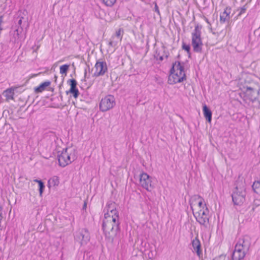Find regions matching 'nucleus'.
<instances>
[{
    "instance_id": "obj_13",
    "label": "nucleus",
    "mask_w": 260,
    "mask_h": 260,
    "mask_svg": "<svg viewBox=\"0 0 260 260\" xmlns=\"http://www.w3.org/2000/svg\"><path fill=\"white\" fill-rule=\"evenodd\" d=\"M245 89V93L248 97V99L252 102H255V96L256 95L257 89L254 86H248L246 85L243 86Z\"/></svg>"
},
{
    "instance_id": "obj_26",
    "label": "nucleus",
    "mask_w": 260,
    "mask_h": 260,
    "mask_svg": "<svg viewBox=\"0 0 260 260\" xmlns=\"http://www.w3.org/2000/svg\"><path fill=\"white\" fill-rule=\"evenodd\" d=\"M182 48L183 50L186 51L188 54V57H190V46L189 44H186V43L183 42Z\"/></svg>"
},
{
    "instance_id": "obj_33",
    "label": "nucleus",
    "mask_w": 260,
    "mask_h": 260,
    "mask_svg": "<svg viewBox=\"0 0 260 260\" xmlns=\"http://www.w3.org/2000/svg\"><path fill=\"white\" fill-rule=\"evenodd\" d=\"M213 260H230V258L229 257L226 256V255L221 254L213 258Z\"/></svg>"
},
{
    "instance_id": "obj_7",
    "label": "nucleus",
    "mask_w": 260,
    "mask_h": 260,
    "mask_svg": "<svg viewBox=\"0 0 260 260\" xmlns=\"http://www.w3.org/2000/svg\"><path fill=\"white\" fill-rule=\"evenodd\" d=\"M196 220L206 228H207V224L209 221V210L207 207L204 209L203 207L202 209H200L196 213H193Z\"/></svg>"
},
{
    "instance_id": "obj_9",
    "label": "nucleus",
    "mask_w": 260,
    "mask_h": 260,
    "mask_svg": "<svg viewBox=\"0 0 260 260\" xmlns=\"http://www.w3.org/2000/svg\"><path fill=\"white\" fill-rule=\"evenodd\" d=\"M74 237L75 241L81 245L86 244L90 238V234L87 229H82L76 232Z\"/></svg>"
},
{
    "instance_id": "obj_24",
    "label": "nucleus",
    "mask_w": 260,
    "mask_h": 260,
    "mask_svg": "<svg viewBox=\"0 0 260 260\" xmlns=\"http://www.w3.org/2000/svg\"><path fill=\"white\" fill-rule=\"evenodd\" d=\"M252 189L254 192L260 194V181H255L252 186Z\"/></svg>"
},
{
    "instance_id": "obj_29",
    "label": "nucleus",
    "mask_w": 260,
    "mask_h": 260,
    "mask_svg": "<svg viewBox=\"0 0 260 260\" xmlns=\"http://www.w3.org/2000/svg\"><path fill=\"white\" fill-rule=\"evenodd\" d=\"M247 9V4H245V5H244L243 7L238 9L237 11H239L240 10V12L239 13V14H238L237 16V19L240 17L242 14H243V13H245L246 10Z\"/></svg>"
},
{
    "instance_id": "obj_40",
    "label": "nucleus",
    "mask_w": 260,
    "mask_h": 260,
    "mask_svg": "<svg viewBox=\"0 0 260 260\" xmlns=\"http://www.w3.org/2000/svg\"><path fill=\"white\" fill-rule=\"evenodd\" d=\"M160 55V54L159 53V52H158L157 50H156L155 51V54L154 55V57L155 58H156L157 59H158V58L159 57V56Z\"/></svg>"
},
{
    "instance_id": "obj_10",
    "label": "nucleus",
    "mask_w": 260,
    "mask_h": 260,
    "mask_svg": "<svg viewBox=\"0 0 260 260\" xmlns=\"http://www.w3.org/2000/svg\"><path fill=\"white\" fill-rule=\"evenodd\" d=\"M152 178L146 173L143 172L140 175V182L141 186L148 191H151L154 187L152 183Z\"/></svg>"
},
{
    "instance_id": "obj_11",
    "label": "nucleus",
    "mask_w": 260,
    "mask_h": 260,
    "mask_svg": "<svg viewBox=\"0 0 260 260\" xmlns=\"http://www.w3.org/2000/svg\"><path fill=\"white\" fill-rule=\"evenodd\" d=\"M67 83L70 86V88L69 90L66 91V94H71L75 98L77 99L79 95V91L77 87L78 84L77 81L74 79H69Z\"/></svg>"
},
{
    "instance_id": "obj_52",
    "label": "nucleus",
    "mask_w": 260,
    "mask_h": 260,
    "mask_svg": "<svg viewBox=\"0 0 260 260\" xmlns=\"http://www.w3.org/2000/svg\"><path fill=\"white\" fill-rule=\"evenodd\" d=\"M178 58H180V55L179 54L177 57Z\"/></svg>"
},
{
    "instance_id": "obj_34",
    "label": "nucleus",
    "mask_w": 260,
    "mask_h": 260,
    "mask_svg": "<svg viewBox=\"0 0 260 260\" xmlns=\"http://www.w3.org/2000/svg\"><path fill=\"white\" fill-rule=\"evenodd\" d=\"M231 12V8L230 7H226L225 9H224V12L222 13V14L224 15L226 17H228L230 18V14Z\"/></svg>"
},
{
    "instance_id": "obj_51",
    "label": "nucleus",
    "mask_w": 260,
    "mask_h": 260,
    "mask_svg": "<svg viewBox=\"0 0 260 260\" xmlns=\"http://www.w3.org/2000/svg\"><path fill=\"white\" fill-rule=\"evenodd\" d=\"M206 21L208 23L210 24V23H209V20H208V19H207V18L206 19Z\"/></svg>"
},
{
    "instance_id": "obj_6",
    "label": "nucleus",
    "mask_w": 260,
    "mask_h": 260,
    "mask_svg": "<svg viewBox=\"0 0 260 260\" xmlns=\"http://www.w3.org/2000/svg\"><path fill=\"white\" fill-rule=\"evenodd\" d=\"M69 150L67 148H63L61 153L57 155L58 165L61 167H65L76 159L75 150H74L73 154L71 152H69Z\"/></svg>"
},
{
    "instance_id": "obj_17",
    "label": "nucleus",
    "mask_w": 260,
    "mask_h": 260,
    "mask_svg": "<svg viewBox=\"0 0 260 260\" xmlns=\"http://www.w3.org/2000/svg\"><path fill=\"white\" fill-rule=\"evenodd\" d=\"M26 14L27 12L25 10H20L18 11L14 18L15 22H17V25L16 26L22 27L21 24L22 23V20L26 16Z\"/></svg>"
},
{
    "instance_id": "obj_27",
    "label": "nucleus",
    "mask_w": 260,
    "mask_h": 260,
    "mask_svg": "<svg viewBox=\"0 0 260 260\" xmlns=\"http://www.w3.org/2000/svg\"><path fill=\"white\" fill-rule=\"evenodd\" d=\"M201 198H202V197H201L200 195H198V194L193 195V196H192L191 197L190 200L189 201V203H190V205L192 211H193V208L192 207V203H191V202H196L198 200H200Z\"/></svg>"
},
{
    "instance_id": "obj_8",
    "label": "nucleus",
    "mask_w": 260,
    "mask_h": 260,
    "mask_svg": "<svg viewBox=\"0 0 260 260\" xmlns=\"http://www.w3.org/2000/svg\"><path fill=\"white\" fill-rule=\"evenodd\" d=\"M115 105V100L113 95H108L102 99L100 103V110L102 112L107 111Z\"/></svg>"
},
{
    "instance_id": "obj_21",
    "label": "nucleus",
    "mask_w": 260,
    "mask_h": 260,
    "mask_svg": "<svg viewBox=\"0 0 260 260\" xmlns=\"http://www.w3.org/2000/svg\"><path fill=\"white\" fill-rule=\"evenodd\" d=\"M106 208L107 210L110 212L111 214H117V212H118L116 209V205L114 202L111 201L108 202Z\"/></svg>"
},
{
    "instance_id": "obj_15",
    "label": "nucleus",
    "mask_w": 260,
    "mask_h": 260,
    "mask_svg": "<svg viewBox=\"0 0 260 260\" xmlns=\"http://www.w3.org/2000/svg\"><path fill=\"white\" fill-rule=\"evenodd\" d=\"M191 244L194 251L197 253V255L198 256V257L201 258L203 255V253L201 249V242L198 237H196L194 239L192 240Z\"/></svg>"
},
{
    "instance_id": "obj_38",
    "label": "nucleus",
    "mask_w": 260,
    "mask_h": 260,
    "mask_svg": "<svg viewBox=\"0 0 260 260\" xmlns=\"http://www.w3.org/2000/svg\"><path fill=\"white\" fill-rule=\"evenodd\" d=\"M87 69L88 70L89 73H90L91 70H90L89 65H87L86 68H85L84 70V77L85 78H86L87 76Z\"/></svg>"
},
{
    "instance_id": "obj_3",
    "label": "nucleus",
    "mask_w": 260,
    "mask_h": 260,
    "mask_svg": "<svg viewBox=\"0 0 260 260\" xmlns=\"http://www.w3.org/2000/svg\"><path fill=\"white\" fill-rule=\"evenodd\" d=\"M236 187L232 194V201L235 205L240 206L246 200V183L242 179L239 178L235 183Z\"/></svg>"
},
{
    "instance_id": "obj_48",
    "label": "nucleus",
    "mask_w": 260,
    "mask_h": 260,
    "mask_svg": "<svg viewBox=\"0 0 260 260\" xmlns=\"http://www.w3.org/2000/svg\"><path fill=\"white\" fill-rule=\"evenodd\" d=\"M49 89H50V91H52V92H53V90H54V88H52V87H50Z\"/></svg>"
},
{
    "instance_id": "obj_50",
    "label": "nucleus",
    "mask_w": 260,
    "mask_h": 260,
    "mask_svg": "<svg viewBox=\"0 0 260 260\" xmlns=\"http://www.w3.org/2000/svg\"><path fill=\"white\" fill-rule=\"evenodd\" d=\"M3 30V27H2V25H0V32Z\"/></svg>"
},
{
    "instance_id": "obj_41",
    "label": "nucleus",
    "mask_w": 260,
    "mask_h": 260,
    "mask_svg": "<svg viewBox=\"0 0 260 260\" xmlns=\"http://www.w3.org/2000/svg\"><path fill=\"white\" fill-rule=\"evenodd\" d=\"M253 204L256 206H259L260 205V200H254L253 201Z\"/></svg>"
},
{
    "instance_id": "obj_2",
    "label": "nucleus",
    "mask_w": 260,
    "mask_h": 260,
    "mask_svg": "<svg viewBox=\"0 0 260 260\" xmlns=\"http://www.w3.org/2000/svg\"><path fill=\"white\" fill-rule=\"evenodd\" d=\"M250 245L249 237L244 236L242 239H240L232 253V260H242L249 251Z\"/></svg>"
},
{
    "instance_id": "obj_49",
    "label": "nucleus",
    "mask_w": 260,
    "mask_h": 260,
    "mask_svg": "<svg viewBox=\"0 0 260 260\" xmlns=\"http://www.w3.org/2000/svg\"><path fill=\"white\" fill-rule=\"evenodd\" d=\"M169 55V53H167V54H166V55H165V57H166V58H168Z\"/></svg>"
},
{
    "instance_id": "obj_19",
    "label": "nucleus",
    "mask_w": 260,
    "mask_h": 260,
    "mask_svg": "<svg viewBox=\"0 0 260 260\" xmlns=\"http://www.w3.org/2000/svg\"><path fill=\"white\" fill-rule=\"evenodd\" d=\"M203 111L206 120L210 123L212 120V113L209 107L205 104L203 106Z\"/></svg>"
},
{
    "instance_id": "obj_39",
    "label": "nucleus",
    "mask_w": 260,
    "mask_h": 260,
    "mask_svg": "<svg viewBox=\"0 0 260 260\" xmlns=\"http://www.w3.org/2000/svg\"><path fill=\"white\" fill-rule=\"evenodd\" d=\"M204 201L203 198L202 197V198L200 199V201L198 202V206L200 208H202L203 207V202Z\"/></svg>"
},
{
    "instance_id": "obj_23",
    "label": "nucleus",
    "mask_w": 260,
    "mask_h": 260,
    "mask_svg": "<svg viewBox=\"0 0 260 260\" xmlns=\"http://www.w3.org/2000/svg\"><path fill=\"white\" fill-rule=\"evenodd\" d=\"M4 94H5L7 100L9 101L10 100H13L14 94V89L12 88L7 89L4 91Z\"/></svg>"
},
{
    "instance_id": "obj_42",
    "label": "nucleus",
    "mask_w": 260,
    "mask_h": 260,
    "mask_svg": "<svg viewBox=\"0 0 260 260\" xmlns=\"http://www.w3.org/2000/svg\"><path fill=\"white\" fill-rule=\"evenodd\" d=\"M121 29H120H120H119V30H118L116 31V32L115 35H116V36L117 37H118V38H119V37L120 36V35H121Z\"/></svg>"
},
{
    "instance_id": "obj_30",
    "label": "nucleus",
    "mask_w": 260,
    "mask_h": 260,
    "mask_svg": "<svg viewBox=\"0 0 260 260\" xmlns=\"http://www.w3.org/2000/svg\"><path fill=\"white\" fill-rule=\"evenodd\" d=\"M34 181L38 182L39 183V191H40V194L41 195L43 192V189L45 187L43 182L41 180H39L38 179L34 180Z\"/></svg>"
},
{
    "instance_id": "obj_14",
    "label": "nucleus",
    "mask_w": 260,
    "mask_h": 260,
    "mask_svg": "<svg viewBox=\"0 0 260 260\" xmlns=\"http://www.w3.org/2000/svg\"><path fill=\"white\" fill-rule=\"evenodd\" d=\"M56 139L57 140L58 139L55 136L54 133L50 132V140H53L54 141V144H53V143H52L51 147H53V145H54V146L55 147V149L53 150L52 155H50V157H56L57 158L58 154L61 153V150L63 149L60 147L57 146L56 145Z\"/></svg>"
},
{
    "instance_id": "obj_31",
    "label": "nucleus",
    "mask_w": 260,
    "mask_h": 260,
    "mask_svg": "<svg viewBox=\"0 0 260 260\" xmlns=\"http://www.w3.org/2000/svg\"><path fill=\"white\" fill-rule=\"evenodd\" d=\"M103 3L107 6L111 7L116 2V0H102Z\"/></svg>"
},
{
    "instance_id": "obj_32",
    "label": "nucleus",
    "mask_w": 260,
    "mask_h": 260,
    "mask_svg": "<svg viewBox=\"0 0 260 260\" xmlns=\"http://www.w3.org/2000/svg\"><path fill=\"white\" fill-rule=\"evenodd\" d=\"M230 18L226 17L224 15L221 14L220 16V22L224 23L226 22H229Z\"/></svg>"
},
{
    "instance_id": "obj_45",
    "label": "nucleus",
    "mask_w": 260,
    "mask_h": 260,
    "mask_svg": "<svg viewBox=\"0 0 260 260\" xmlns=\"http://www.w3.org/2000/svg\"><path fill=\"white\" fill-rule=\"evenodd\" d=\"M158 59H159V60H160V61L163 60V59H164L163 56L160 55L159 56V57L158 58Z\"/></svg>"
},
{
    "instance_id": "obj_28",
    "label": "nucleus",
    "mask_w": 260,
    "mask_h": 260,
    "mask_svg": "<svg viewBox=\"0 0 260 260\" xmlns=\"http://www.w3.org/2000/svg\"><path fill=\"white\" fill-rule=\"evenodd\" d=\"M51 180V179L50 178V181ZM52 184H53V186H57L58 185L59 183V177L57 176H54L52 178Z\"/></svg>"
},
{
    "instance_id": "obj_4",
    "label": "nucleus",
    "mask_w": 260,
    "mask_h": 260,
    "mask_svg": "<svg viewBox=\"0 0 260 260\" xmlns=\"http://www.w3.org/2000/svg\"><path fill=\"white\" fill-rule=\"evenodd\" d=\"M102 229L106 239L111 243L113 242L120 230L119 226L112 224L110 221H103Z\"/></svg>"
},
{
    "instance_id": "obj_16",
    "label": "nucleus",
    "mask_w": 260,
    "mask_h": 260,
    "mask_svg": "<svg viewBox=\"0 0 260 260\" xmlns=\"http://www.w3.org/2000/svg\"><path fill=\"white\" fill-rule=\"evenodd\" d=\"M62 96L60 94H52L50 101L51 103L50 104V107L59 108L61 106V101Z\"/></svg>"
},
{
    "instance_id": "obj_35",
    "label": "nucleus",
    "mask_w": 260,
    "mask_h": 260,
    "mask_svg": "<svg viewBox=\"0 0 260 260\" xmlns=\"http://www.w3.org/2000/svg\"><path fill=\"white\" fill-rule=\"evenodd\" d=\"M257 101L260 104V88L257 89L256 95L255 96V102Z\"/></svg>"
},
{
    "instance_id": "obj_1",
    "label": "nucleus",
    "mask_w": 260,
    "mask_h": 260,
    "mask_svg": "<svg viewBox=\"0 0 260 260\" xmlns=\"http://www.w3.org/2000/svg\"><path fill=\"white\" fill-rule=\"evenodd\" d=\"M186 79L184 66L181 65L180 61H175L173 63L170 71L168 83L173 85L177 83H181L184 80H186Z\"/></svg>"
},
{
    "instance_id": "obj_20",
    "label": "nucleus",
    "mask_w": 260,
    "mask_h": 260,
    "mask_svg": "<svg viewBox=\"0 0 260 260\" xmlns=\"http://www.w3.org/2000/svg\"><path fill=\"white\" fill-rule=\"evenodd\" d=\"M103 221H111L112 224L119 226V213L117 212V214H111V217L109 219L107 220H103Z\"/></svg>"
},
{
    "instance_id": "obj_37",
    "label": "nucleus",
    "mask_w": 260,
    "mask_h": 260,
    "mask_svg": "<svg viewBox=\"0 0 260 260\" xmlns=\"http://www.w3.org/2000/svg\"><path fill=\"white\" fill-rule=\"evenodd\" d=\"M154 4H155V6H154V11H155V12H156V13H157V14L159 16H160V11H159V8H158V6H157V4H156V2H154Z\"/></svg>"
},
{
    "instance_id": "obj_47",
    "label": "nucleus",
    "mask_w": 260,
    "mask_h": 260,
    "mask_svg": "<svg viewBox=\"0 0 260 260\" xmlns=\"http://www.w3.org/2000/svg\"><path fill=\"white\" fill-rule=\"evenodd\" d=\"M86 207H87V204H86V203L85 202V203H84V205H83V209H85V208H86Z\"/></svg>"
},
{
    "instance_id": "obj_43",
    "label": "nucleus",
    "mask_w": 260,
    "mask_h": 260,
    "mask_svg": "<svg viewBox=\"0 0 260 260\" xmlns=\"http://www.w3.org/2000/svg\"><path fill=\"white\" fill-rule=\"evenodd\" d=\"M3 23V16H0V25H2Z\"/></svg>"
},
{
    "instance_id": "obj_5",
    "label": "nucleus",
    "mask_w": 260,
    "mask_h": 260,
    "mask_svg": "<svg viewBox=\"0 0 260 260\" xmlns=\"http://www.w3.org/2000/svg\"><path fill=\"white\" fill-rule=\"evenodd\" d=\"M202 28L201 25H197L193 32L191 34V45L193 50L195 52L201 53L202 51L203 44L201 38Z\"/></svg>"
},
{
    "instance_id": "obj_25",
    "label": "nucleus",
    "mask_w": 260,
    "mask_h": 260,
    "mask_svg": "<svg viewBox=\"0 0 260 260\" xmlns=\"http://www.w3.org/2000/svg\"><path fill=\"white\" fill-rule=\"evenodd\" d=\"M69 65L65 64L60 67V73L62 75H67V72L69 69Z\"/></svg>"
},
{
    "instance_id": "obj_18",
    "label": "nucleus",
    "mask_w": 260,
    "mask_h": 260,
    "mask_svg": "<svg viewBox=\"0 0 260 260\" xmlns=\"http://www.w3.org/2000/svg\"><path fill=\"white\" fill-rule=\"evenodd\" d=\"M22 28L16 26L14 30L11 32L12 41L15 43L18 41L20 34L22 32Z\"/></svg>"
},
{
    "instance_id": "obj_46",
    "label": "nucleus",
    "mask_w": 260,
    "mask_h": 260,
    "mask_svg": "<svg viewBox=\"0 0 260 260\" xmlns=\"http://www.w3.org/2000/svg\"><path fill=\"white\" fill-rule=\"evenodd\" d=\"M109 45L110 46H113V42L112 41H110L109 42Z\"/></svg>"
},
{
    "instance_id": "obj_22",
    "label": "nucleus",
    "mask_w": 260,
    "mask_h": 260,
    "mask_svg": "<svg viewBox=\"0 0 260 260\" xmlns=\"http://www.w3.org/2000/svg\"><path fill=\"white\" fill-rule=\"evenodd\" d=\"M49 87V81H46L41 84L38 87L35 88L36 93L42 92Z\"/></svg>"
},
{
    "instance_id": "obj_12",
    "label": "nucleus",
    "mask_w": 260,
    "mask_h": 260,
    "mask_svg": "<svg viewBox=\"0 0 260 260\" xmlns=\"http://www.w3.org/2000/svg\"><path fill=\"white\" fill-rule=\"evenodd\" d=\"M94 67L96 69L93 74L94 77L103 76L108 71L107 63L104 61H97Z\"/></svg>"
},
{
    "instance_id": "obj_36",
    "label": "nucleus",
    "mask_w": 260,
    "mask_h": 260,
    "mask_svg": "<svg viewBox=\"0 0 260 260\" xmlns=\"http://www.w3.org/2000/svg\"><path fill=\"white\" fill-rule=\"evenodd\" d=\"M111 213L107 211V213H105L104 220L109 219L111 218Z\"/></svg>"
},
{
    "instance_id": "obj_44",
    "label": "nucleus",
    "mask_w": 260,
    "mask_h": 260,
    "mask_svg": "<svg viewBox=\"0 0 260 260\" xmlns=\"http://www.w3.org/2000/svg\"><path fill=\"white\" fill-rule=\"evenodd\" d=\"M2 210V207L0 206V221L2 219V212H1Z\"/></svg>"
}]
</instances>
